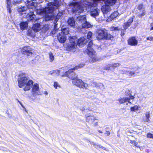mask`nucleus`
Wrapping results in <instances>:
<instances>
[{
	"mask_svg": "<svg viewBox=\"0 0 153 153\" xmlns=\"http://www.w3.org/2000/svg\"><path fill=\"white\" fill-rule=\"evenodd\" d=\"M18 101L19 103V104L21 105L22 108L25 109V107L22 104V103L20 102L18 100Z\"/></svg>",
	"mask_w": 153,
	"mask_h": 153,
	"instance_id": "nucleus-56",
	"label": "nucleus"
},
{
	"mask_svg": "<svg viewBox=\"0 0 153 153\" xmlns=\"http://www.w3.org/2000/svg\"><path fill=\"white\" fill-rule=\"evenodd\" d=\"M91 25L86 20L85 22H84L82 24V28H88L91 27Z\"/></svg>",
	"mask_w": 153,
	"mask_h": 153,
	"instance_id": "nucleus-24",
	"label": "nucleus"
},
{
	"mask_svg": "<svg viewBox=\"0 0 153 153\" xmlns=\"http://www.w3.org/2000/svg\"><path fill=\"white\" fill-rule=\"evenodd\" d=\"M134 16H133L131 17L128 20V21L127 22L128 23H129V24H130L131 25V23L133 22V19L134 18Z\"/></svg>",
	"mask_w": 153,
	"mask_h": 153,
	"instance_id": "nucleus-38",
	"label": "nucleus"
},
{
	"mask_svg": "<svg viewBox=\"0 0 153 153\" xmlns=\"http://www.w3.org/2000/svg\"><path fill=\"white\" fill-rule=\"evenodd\" d=\"M32 49L30 46H25L21 50L22 53L27 56H31L33 54Z\"/></svg>",
	"mask_w": 153,
	"mask_h": 153,
	"instance_id": "nucleus-9",
	"label": "nucleus"
},
{
	"mask_svg": "<svg viewBox=\"0 0 153 153\" xmlns=\"http://www.w3.org/2000/svg\"><path fill=\"white\" fill-rule=\"evenodd\" d=\"M130 99L128 97H124L122 98L119 99L118 100V101L120 104L126 102H128V103H131L130 102Z\"/></svg>",
	"mask_w": 153,
	"mask_h": 153,
	"instance_id": "nucleus-19",
	"label": "nucleus"
},
{
	"mask_svg": "<svg viewBox=\"0 0 153 153\" xmlns=\"http://www.w3.org/2000/svg\"><path fill=\"white\" fill-rule=\"evenodd\" d=\"M138 106L137 105H134L131 108V110L133 111H136L138 110Z\"/></svg>",
	"mask_w": 153,
	"mask_h": 153,
	"instance_id": "nucleus-30",
	"label": "nucleus"
},
{
	"mask_svg": "<svg viewBox=\"0 0 153 153\" xmlns=\"http://www.w3.org/2000/svg\"><path fill=\"white\" fill-rule=\"evenodd\" d=\"M69 42L67 44L66 50L68 51L74 50L76 49L77 45L80 47H82L88 42L87 40L84 38H81L77 39V38L75 36H70L69 38Z\"/></svg>",
	"mask_w": 153,
	"mask_h": 153,
	"instance_id": "nucleus-1",
	"label": "nucleus"
},
{
	"mask_svg": "<svg viewBox=\"0 0 153 153\" xmlns=\"http://www.w3.org/2000/svg\"><path fill=\"white\" fill-rule=\"evenodd\" d=\"M130 25H131L127 22L125 23L123 26L124 29L126 30L130 26Z\"/></svg>",
	"mask_w": 153,
	"mask_h": 153,
	"instance_id": "nucleus-35",
	"label": "nucleus"
},
{
	"mask_svg": "<svg viewBox=\"0 0 153 153\" xmlns=\"http://www.w3.org/2000/svg\"><path fill=\"white\" fill-rule=\"evenodd\" d=\"M150 115H145V118L143 119V120L146 122H148L149 121V118Z\"/></svg>",
	"mask_w": 153,
	"mask_h": 153,
	"instance_id": "nucleus-39",
	"label": "nucleus"
},
{
	"mask_svg": "<svg viewBox=\"0 0 153 153\" xmlns=\"http://www.w3.org/2000/svg\"><path fill=\"white\" fill-rule=\"evenodd\" d=\"M84 9L83 7L79 6L75 9L74 11L76 14H79L80 13H82L84 11Z\"/></svg>",
	"mask_w": 153,
	"mask_h": 153,
	"instance_id": "nucleus-22",
	"label": "nucleus"
},
{
	"mask_svg": "<svg viewBox=\"0 0 153 153\" xmlns=\"http://www.w3.org/2000/svg\"><path fill=\"white\" fill-rule=\"evenodd\" d=\"M69 29L68 28H64L62 29L61 32L59 33H62L61 34L65 35L69 33Z\"/></svg>",
	"mask_w": 153,
	"mask_h": 153,
	"instance_id": "nucleus-23",
	"label": "nucleus"
},
{
	"mask_svg": "<svg viewBox=\"0 0 153 153\" xmlns=\"http://www.w3.org/2000/svg\"><path fill=\"white\" fill-rule=\"evenodd\" d=\"M6 1L7 10L9 13H11L12 12L11 7H12V6L11 4L10 0H6Z\"/></svg>",
	"mask_w": 153,
	"mask_h": 153,
	"instance_id": "nucleus-21",
	"label": "nucleus"
},
{
	"mask_svg": "<svg viewBox=\"0 0 153 153\" xmlns=\"http://www.w3.org/2000/svg\"><path fill=\"white\" fill-rule=\"evenodd\" d=\"M22 0H13L12 4L14 5H16L20 3Z\"/></svg>",
	"mask_w": 153,
	"mask_h": 153,
	"instance_id": "nucleus-31",
	"label": "nucleus"
},
{
	"mask_svg": "<svg viewBox=\"0 0 153 153\" xmlns=\"http://www.w3.org/2000/svg\"><path fill=\"white\" fill-rule=\"evenodd\" d=\"M36 15L33 11H31L30 12L27 13L26 16L27 21H30L35 19Z\"/></svg>",
	"mask_w": 153,
	"mask_h": 153,
	"instance_id": "nucleus-11",
	"label": "nucleus"
},
{
	"mask_svg": "<svg viewBox=\"0 0 153 153\" xmlns=\"http://www.w3.org/2000/svg\"><path fill=\"white\" fill-rule=\"evenodd\" d=\"M130 143L134 145L137 147H139V146H137V143L135 141H134V140H130Z\"/></svg>",
	"mask_w": 153,
	"mask_h": 153,
	"instance_id": "nucleus-40",
	"label": "nucleus"
},
{
	"mask_svg": "<svg viewBox=\"0 0 153 153\" xmlns=\"http://www.w3.org/2000/svg\"><path fill=\"white\" fill-rule=\"evenodd\" d=\"M25 73L20 74L19 75V78L18 79V85L20 88H22L26 85L24 88L25 91L29 90L32 87L33 83V81L31 80H28L27 78L25 76Z\"/></svg>",
	"mask_w": 153,
	"mask_h": 153,
	"instance_id": "nucleus-2",
	"label": "nucleus"
},
{
	"mask_svg": "<svg viewBox=\"0 0 153 153\" xmlns=\"http://www.w3.org/2000/svg\"><path fill=\"white\" fill-rule=\"evenodd\" d=\"M128 45H130L132 46H136L137 45L138 41L135 37L133 36L128 39Z\"/></svg>",
	"mask_w": 153,
	"mask_h": 153,
	"instance_id": "nucleus-10",
	"label": "nucleus"
},
{
	"mask_svg": "<svg viewBox=\"0 0 153 153\" xmlns=\"http://www.w3.org/2000/svg\"><path fill=\"white\" fill-rule=\"evenodd\" d=\"M111 31H118L120 30V28L118 27L112 26L110 28Z\"/></svg>",
	"mask_w": 153,
	"mask_h": 153,
	"instance_id": "nucleus-28",
	"label": "nucleus"
},
{
	"mask_svg": "<svg viewBox=\"0 0 153 153\" xmlns=\"http://www.w3.org/2000/svg\"><path fill=\"white\" fill-rule=\"evenodd\" d=\"M58 20V19H56L55 20V21L54 23V27H55L57 25V24H56Z\"/></svg>",
	"mask_w": 153,
	"mask_h": 153,
	"instance_id": "nucleus-55",
	"label": "nucleus"
},
{
	"mask_svg": "<svg viewBox=\"0 0 153 153\" xmlns=\"http://www.w3.org/2000/svg\"><path fill=\"white\" fill-rule=\"evenodd\" d=\"M65 76H67L66 75H65V74H63V75H62V77H64Z\"/></svg>",
	"mask_w": 153,
	"mask_h": 153,
	"instance_id": "nucleus-61",
	"label": "nucleus"
},
{
	"mask_svg": "<svg viewBox=\"0 0 153 153\" xmlns=\"http://www.w3.org/2000/svg\"><path fill=\"white\" fill-rule=\"evenodd\" d=\"M91 85L94 87L100 88L101 90L104 89L103 85L101 83H97L96 82H92L91 83Z\"/></svg>",
	"mask_w": 153,
	"mask_h": 153,
	"instance_id": "nucleus-20",
	"label": "nucleus"
},
{
	"mask_svg": "<svg viewBox=\"0 0 153 153\" xmlns=\"http://www.w3.org/2000/svg\"><path fill=\"white\" fill-rule=\"evenodd\" d=\"M72 82L74 84L81 88H85L88 85L87 84L85 83L81 79H78V78L72 81Z\"/></svg>",
	"mask_w": 153,
	"mask_h": 153,
	"instance_id": "nucleus-8",
	"label": "nucleus"
},
{
	"mask_svg": "<svg viewBox=\"0 0 153 153\" xmlns=\"http://www.w3.org/2000/svg\"><path fill=\"white\" fill-rule=\"evenodd\" d=\"M52 6L55 7L56 8H58L60 6L59 1L57 0H54V2L52 3Z\"/></svg>",
	"mask_w": 153,
	"mask_h": 153,
	"instance_id": "nucleus-26",
	"label": "nucleus"
},
{
	"mask_svg": "<svg viewBox=\"0 0 153 153\" xmlns=\"http://www.w3.org/2000/svg\"><path fill=\"white\" fill-rule=\"evenodd\" d=\"M32 89V94L34 97H35L37 94V92L39 89V86L38 84L36 83L33 85Z\"/></svg>",
	"mask_w": 153,
	"mask_h": 153,
	"instance_id": "nucleus-14",
	"label": "nucleus"
},
{
	"mask_svg": "<svg viewBox=\"0 0 153 153\" xmlns=\"http://www.w3.org/2000/svg\"><path fill=\"white\" fill-rule=\"evenodd\" d=\"M127 70H126L125 69H123L121 70L120 71V73L122 74H127Z\"/></svg>",
	"mask_w": 153,
	"mask_h": 153,
	"instance_id": "nucleus-44",
	"label": "nucleus"
},
{
	"mask_svg": "<svg viewBox=\"0 0 153 153\" xmlns=\"http://www.w3.org/2000/svg\"><path fill=\"white\" fill-rule=\"evenodd\" d=\"M131 70H132L133 71H134V72H136L138 70V68L137 67H136L134 68H131Z\"/></svg>",
	"mask_w": 153,
	"mask_h": 153,
	"instance_id": "nucleus-46",
	"label": "nucleus"
},
{
	"mask_svg": "<svg viewBox=\"0 0 153 153\" xmlns=\"http://www.w3.org/2000/svg\"><path fill=\"white\" fill-rule=\"evenodd\" d=\"M98 132L100 133H102V132L100 131V130H98Z\"/></svg>",
	"mask_w": 153,
	"mask_h": 153,
	"instance_id": "nucleus-63",
	"label": "nucleus"
},
{
	"mask_svg": "<svg viewBox=\"0 0 153 153\" xmlns=\"http://www.w3.org/2000/svg\"><path fill=\"white\" fill-rule=\"evenodd\" d=\"M138 147H139L140 150H142L143 149V148L142 147H140L139 146Z\"/></svg>",
	"mask_w": 153,
	"mask_h": 153,
	"instance_id": "nucleus-60",
	"label": "nucleus"
},
{
	"mask_svg": "<svg viewBox=\"0 0 153 153\" xmlns=\"http://www.w3.org/2000/svg\"><path fill=\"white\" fill-rule=\"evenodd\" d=\"M86 20V16L85 15H80L76 18V20L79 23L82 24L84 22H85Z\"/></svg>",
	"mask_w": 153,
	"mask_h": 153,
	"instance_id": "nucleus-13",
	"label": "nucleus"
},
{
	"mask_svg": "<svg viewBox=\"0 0 153 153\" xmlns=\"http://www.w3.org/2000/svg\"><path fill=\"white\" fill-rule=\"evenodd\" d=\"M151 27L150 30H153V22L151 24Z\"/></svg>",
	"mask_w": 153,
	"mask_h": 153,
	"instance_id": "nucleus-57",
	"label": "nucleus"
},
{
	"mask_svg": "<svg viewBox=\"0 0 153 153\" xmlns=\"http://www.w3.org/2000/svg\"><path fill=\"white\" fill-rule=\"evenodd\" d=\"M117 0H105V5H103L101 8V10L103 13H107L109 11L110 6L115 4Z\"/></svg>",
	"mask_w": 153,
	"mask_h": 153,
	"instance_id": "nucleus-6",
	"label": "nucleus"
},
{
	"mask_svg": "<svg viewBox=\"0 0 153 153\" xmlns=\"http://www.w3.org/2000/svg\"><path fill=\"white\" fill-rule=\"evenodd\" d=\"M93 33L91 31L88 32L87 34V39L89 40V41L91 39L92 37Z\"/></svg>",
	"mask_w": 153,
	"mask_h": 153,
	"instance_id": "nucleus-32",
	"label": "nucleus"
},
{
	"mask_svg": "<svg viewBox=\"0 0 153 153\" xmlns=\"http://www.w3.org/2000/svg\"><path fill=\"white\" fill-rule=\"evenodd\" d=\"M49 58L50 59V62H51L53 61L54 59V57L53 54L51 52L49 53Z\"/></svg>",
	"mask_w": 153,
	"mask_h": 153,
	"instance_id": "nucleus-34",
	"label": "nucleus"
},
{
	"mask_svg": "<svg viewBox=\"0 0 153 153\" xmlns=\"http://www.w3.org/2000/svg\"><path fill=\"white\" fill-rule=\"evenodd\" d=\"M49 74L53 75V76H55V75H53V71H51L49 73Z\"/></svg>",
	"mask_w": 153,
	"mask_h": 153,
	"instance_id": "nucleus-53",
	"label": "nucleus"
},
{
	"mask_svg": "<svg viewBox=\"0 0 153 153\" xmlns=\"http://www.w3.org/2000/svg\"><path fill=\"white\" fill-rule=\"evenodd\" d=\"M53 71V75H55V76L58 75L60 72V70H55Z\"/></svg>",
	"mask_w": 153,
	"mask_h": 153,
	"instance_id": "nucleus-37",
	"label": "nucleus"
},
{
	"mask_svg": "<svg viewBox=\"0 0 153 153\" xmlns=\"http://www.w3.org/2000/svg\"><path fill=\"white\" fill-rule=\"evenodd\" d=\"M32 30L35 32H39L41 29L39 23H35L33 25L32 27Z\"/></svg>",
	"mask_w": 153,
	"mask_h": 153,
	"instance_id": "nucleus-18",
	"label": "nucleus"
},
{
	"mask_svg": "<svg viewBox=\"0 0 153 153\" xmlns=\"http://www.w3.org/2000/svg\"><path fill=\"white\" fill-rule=\"evenodd\" d=\"M99 10L98 9H92L90 12V15L91 16L95 17L98 16L99 14Z\"/></svg>",
	"mask_w": 153,
	"mask_h": 153,
	"instance_id": "nucleus-17",
	"label": "nucleus"
},
{
	"mask_svg": "<svg viewBox=\"0 0 153 153\" xmlns=\"http://www.w3.org/2000/svg\"><path fill=\"white\" fill-rule=\"evenodd\" d=\"M93 43L92 40L90 41L88 43L87 47L85 51H84L85 53H87L88 55L93 58L94 57V56L95 52L93 48Z\"/></svg>",
	"mask_w": 153,
	"mask_h": 153,
	"instance_id": "nucleus-7",
	"label": "nucleus"
},
{
	"mask_svg": "<svg viewBox=\"0 0 153 153\" xmlns=\"http://www.w3.org/2000/svg\"><path fill=\"white\" fill-rule=\"evenodd\" d=\"M98 146H99V148H102L105 150H107V149L106 148H105V147H103L100 145Z\"/></svg>",
	"mask_w": 153,
	"mask_h": 153,
	"instance_id": "nucleus-54",
	"label": "nucleus"
},
{
	"mask_svg": "<svg viewBox=\"0 0 153 153\" xmlns=\"http://www.w3.org/2000/svg\"><path fill=\"white\" fill-rule=\"evenodd\" d=\"M84 65V64H82V65H80L78 66H76L73 68L69 69L68 71L65 72V75L67 76V77L72 80V81H74V79H76L77 78V75L73 71L83 67Z\"/></svg>",
	"mask_w": 153,
	"mask_h": 153,
	"instance_id": "nucleus-5",
	"label": "nucleus"
},
{
	"mask_svg": "<svg viewBox=\"0 0 153 153\" xmlns=\"http://www.w3.org/2000/svg\"><path fill=\"white\" fill-rule=\"evenodd\" d=\"M145 14V11L144 10H143V13L140 15V17L143 16Z\"/></svg>",
	"mask_w": 153,
	"mask_h": 153,
	"instance_id": "nucleus-49",
	"label": "nucleus"
},
{
	"mask_svg": "<svg viewBox=\"0 0 153 153\" xmlns=\"http://www.w3.org/2000/svg\"><path fill=\"white\" fill-rule=\"evenodd\" d=\"M68 25L71 27H74L76 25V21L74 18L69 17L67 20Z\"/></svg>",
	"mask_w": 153,
	"mask_h": 153,
	"instance_id": "nucleus-15",
	"label": "nucleus"
},
{
	"mask_svg": "<svg viewBox=\"0 0 153 153\" xmlns=\"http://www.w3.org/2000/svg\"><path fill=\"white\" fill-rule=\"evenodd\" d=\"M126 30H125V29L121 31V35L122 37L123 36L125 35V32Z\"/></svg>",
	"mask_w": 153,
	"mask_h": 153,
	"instance_id": "nucleus-48",
	"label": "nucleus"
},
{
	"mask_svg": "<svg viewBox=\"0 0 153 153\" xmlns=\"http://www.w3.org/2000/svg\"><path fill=\"white\" fill-rule=\"evenodd\" d=\"M146 40H147L152 41L153 40V37H148L146 38Z\"/></svg>",
	"mask_w": 153,
	"mask_h": 153,
	"instance_id": "nucleus-50",
	"label": "nucleus"
},
{
	"mask_svg": "<svg viewBox=\"0 0 153 153\" xmlns=\"http://www.w3.org/2000/svg\"><path fill=\"white\" fill-rule=\"evenodd\" d=\"M62 33H59L57 35V39L60 42L63 43L67 39V36L65 35L61 34Z\"/></svg>",
	"mask_w": 153,
	"mask_h": 153,
	"instance_id": "nucleus-12",
	"label": "nucleus"
},
{
	"mask_svg": "<svg viewBox=\"0 0 153 153\" xmlns=\"http://www.w3.org/2000/svg\"><path fill=\"white\" fill-rule=\"evenodd\" d=\"M94 120V117L93 115H89L86 117V121L90 123L93 122Z\"/></svg>",
	"mask_w": 153,
	"mask_h": 153,
	"instance_id": "nucleus-25",
	"label": "nucleus"
},
{
	"mask_svg": "<svg viewBox=\"0 0 153 153\" xmlns=\"http://www.w3.org/2000/svg\"><path fill=\"white\" fill-rule=\"evenodd\" d=\"M53 86L56 88H57L58 86V83L56 82H54V83Z\"/></svg>",
	"mask_w": 153,
	"mask_h": 153,
	"instance_id": "nucleus-51",
	"label": "nucleus"
},
{
	"mask_svg": "<svg viewBox=\"0 0 153 153\" xmlns=\"http://www.w3.org/2000/svg\"><path fill=\"white\" fill-rule=\"evenodd\" d=\"M131 90H128L126 91V96H130L131 95Z\"/></svg>",
	"mask_w": 153,
	"mask_h": 153,
	"instance_id": "nucleus-41",
	"label": "nucleus"
},
{
	"mask_svg": "<svg viewBox=\"0 0 153 153\" xmlns=\"http://www.w3.org/2000/svg\"><path fill=\"white\" fill-rule=\"evenodd\" d=\"M130 96V98H129L130 99H134V97L133 96H132L131 95H130L129 96Z\"/></svg>",
	"mask_w": 153,
	"mask_h": 153,
	"instance_id": "nucleus-58",
	"label": "nucleus"
},
{
	"mask_svg": "<svg viewBox=\"0 0 153 153\" xmlns=\"http://www.w3.org/2000/svg\"><path fill=\"white\" fill-rule=\"evenodd\" d=\"M43 1V0H26L25 1L27 2V7L28 9H32L36 13H40L41 11L37 10L36 6L37 4L41 3Z\"/></svg>",
	"mask_w": 153,
	"mask_h": 153,
	"instance_id": "nucleus-4",
	"label": "nucleus"
},
{
	"mask_svg": "<svg viewBox=\"0 0 153 153\" xmlns=\"http://www.w3.org/2000/svg\"><path fill=\"white\" fill-rule=\"evenodd\" d=\"M118 14L119 13L117 12H114L111 15L110 18L112 20H113L117 17Z\"/></svg>",
	"mask_w": 153,
	"mask_h": 153,
	"instance_id": "nucleus-27",
	"label": "nucleus"
},
{
	"mask_svg": "<svg viewBox=\"0 0 153 153\" xmlns=\"http://www.w3.org/2000/svg\"><path fill=\"white\" fill-rule=\"evenodd\" d=\"M143 4H141L138 5L137 7V9L139 10H141L143 8Z\"/></svg>",
	"mask_w": 153,
	"mask_h": 153,
	"instance_id": "nucleus-45",
	"label": "nucleus"
},
{
	"mask_svg": "<svg viewBox=\"0 0 153 153\" xmlns=\"http://www.w3.org/2000/svg\"><path fill=\"white\" fill-rule=\"evenodd\" d=\"M105 134H106L107 136H109L110 134V132L108 131H106L105 133Z\"/></svg>",
	"mask_w": 153,
	"mask_h": 153,
	"instance_id": "nucleus-52",
	"label": "nucleus"
},
{
	"mask_svg": "<svg viewBox=\"0 0 153 153\" xmlns=\"http://www.w3.org/2000/svg\"><path fill=\"white\" fill-rule=\"evenodd\" d=\"M147 137L148 138H152L153 139V134L150 133H149L147 134Z\"/></svg>",
	"mask_w": 153,
	"mask_h": 153,
	"instance_id": "nucleus-43",
	"label": "nucleus"
},
{
	"mask_svg": "<svg viewBox=\"0 0 153 153\" xmlns=\"http://www.w3.org/2000/svg\"><path fill=\"white\" fill-rule=\"evenodd\" d=\"M44 94L46 95H47L48 94V93L46 91H45Z\"/></svg>",
	"mask_w": 153,
	"mask_h": 153,
	"instance_id": "nucleus-62",
	"label": "nucleus"
},
{
	"mask_svg": "<svg viewBox=\"0 0 153 153\" xmlns=\"http://www.w3.org/2000/svg\"><path fill=\"white\" fill-rule=\"evenodd\" d=\"M111 65V68H114L117 67L119 66L120 65V64L118 63H115Z\"/></svg>",
	"mask_w": 153,
	"mask_h": 153,
	"instance_id": "nucleus-36",
	"label": "nucleus"
},
{
	"mask_svg": "<svg viewBox=\"0 0 153 153\" xmlns=\"http://www.w3.org/2000/svg\"><path fill=\"white\" fill-rule=\"evenodd\" d=\"M19 11L20 12H23L25 11V10H23L22 9H20L19 10Z\"/></svg>",
	"mask_w": 153,
	"mask_h": 153,
	"instance_id": "nucleus-59",
	"label": "nucleus"
},
{
	"mask_svg": "<svg viewBox=\"0 0 153 153\" xmlns=\"http://www.w3.org/2000/svg\"><path fill=\"white\" fill-rule=\"evenodd\" d=\"M21 30H23L27 29L28 27V23L27 22L22 21L19 24Z\"/></svg>",
	"mask_w": 153,
	"mask_h": 153,
	"instance_id": "nucleus-16",
	"label": "nucleus"
},
{
	"mask_svg": "<svg viewBox=\"0 0 153 153\" xmlns=\"http://www.w3.org/2000/svg\"><path fill=\"white\" fill-rule=\"evenodd\" d=\"M96 37L98 40H111L113 37L110 34L108 33L107 30L105 29H98L96 33Z\"/></svg>",
	"mask_w": 153,
	"mask_h": 153,
	"instance_id": "nucleus-3",
	"label": "nucleus"
},
{
	"mask_svg": "<svg viewBox=\"0 0 153 153\" xmlns=\"http://www.w3.org/2000/svg\"><path fill=\"white\" fill-rule=\"evenodd\" d=\"M111 67V66L110 65H109V66H105L104 67V70H106L107 71H108L110 70Z\"/></svg>",
	"mask_w": 153,
	"mask_h": 153,
	"instance_id": "nucleus-42",
	"label": "nucleus"
},
{
	"mask_svg": "<svg viewBox=\"0 0 153 153\" xmlns=\"http://www.w3.org/2000/svg\"><path fill=\"white\" fill-rule=\"evenodd\" d=\"M88 108V105L87 103H85L84 104L82 108H81L80 110L84 111L85 109H87Z\"/></svg>",
	"mask_w": 153,
	"mask_h": 153,
	"instance_id": "nucleus-29",
	"label": "nucleus"
},
{
	"mask_svg": "<svg viewBox=\"0 0 153 153\" xmlns=\"http://www.w3.org/2000/svg\"><path fill=\"white\" fill-rule=\"evenodd\" d=\"M137 72H134L132 71H127V75L129 74L130 76H132Z\"/></svg>",
	"mask_w": 153,
	"mask_h": 153,
	"instance_id": "nucleus-33",
	"label": "nucleus"
},
{
	"mask_svg": "<svg viewBox=\"0 0 153 153\" xmlns=\"http://www.w3.org/2000/svg\"><path fill=\"white\" fill-rule=\"evenodd\" d=\"M32 30H28L27 31V35L28 36H31L32 35Z\"/></svg>",
	"mask_w": 153,
	"mask_h": 153,
	"instance_id": "nucleus-47",
	"label": "nucleus"
}]
</instances>
